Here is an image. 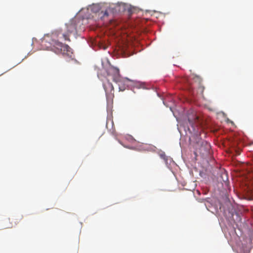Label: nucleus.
Masks as SVG:
<instances>
[{
    "label": "nucleus",
    "mask_w": 253,
    "mask_h": 253,
    "mask_svg": "<svg viewBox=\"0 0 253 253\" xmlns=\"http://www.w3.org/2000/svg\"><path fill=\"white\" fill-rule=\"evenodd\" d=\"M50 46L47 48L54 51L56 54H62L69 55L71 52V48L67 44H64L55 40H52L50 43Z\"/></svg>",
    "instance_id": "obj_1"
},
{
    "label": "nucleus",
    "mask_w": 253,
    "mask_h": 253,
    "mask_svg": "<svg viewBox=\"0 0 253 253\" xmlns=\"http://www.w3.org/2000/svg\"><path fill=\"white\" fill-rule=\"evenodd\" d=\"M114 70L117 75L113 78V81L118 84L119 90L124 91L128 86V83L130 80L127 78H121L119 70L118 68H114Z\"/></svg>",
    "instance_id": "obj_2"
},
{
    "label": "nucleus",
    "mask_w": 253,
    "mask_h": 253,
    "mask_svg": "<svg viewBox=\"0 0 253 253\" xmlns=\"http://www.w3.org/2000/svg\"><path fill=\"white\" fill-rule=\"evenodd\" d=\"M67 33L61 34L65 41H70L69 36L76 32V25L75 20H72L66 24Z\"/></svg>",
    "instance_id": "obj_3"
},
{
    "label": "nucleus",
    "mask_w": 253,
    "mask_h": 253,
    "mask_svg": "<svg viewBox=\"0 0 253 253\" xmlns=\"http://www.w3.org/2000/svg\"><path fill=\"white\" fill-rule=\"evenodd\" d=\"M103 86L106 92L107 101L112 102L114 97V89L113 84L109 81H107L104 83Z\"/></svg>",
    "instance_id": "obj_4"
},
{
    "label": "nucleus",
    "mask_w": 253,
    "mask_h": 253,
    "mask_svg": "<svg viewBox=\"0 0 253 253\" xmlns=\"http://www.w3.org/2000/svg\"><path fill=\"white\" fill-rule=\"evenodd\" d=\"M21 219V217L16 218L14 217H13L11 218H8L5 221V227L6 228H10L13 227V226L16 225L20 222Z\"/></svg>",
    "instance_id": "obj_5"
},
{
    "label": "nucleus",
    "mask_w": 253,
    "mask_h": 253,
    "mask_svg": "<svg viewBox=\"0 0 253 253\" xmlns=\"http://www.w3.org/2000/svg\"><path fill=\"white\" fill-rule=\"evenodd\" d=\"M188 120L191 126L193 127L194 129H195V127H197L199 125V117L195 115L192 117H191V116H189Z\"/></svg>",
    "instance_id": "obj_6"
},
{
    "label": "nucleus",
    "mask_w": 253,
    "mask_h": 253,
    "mask_svg": "<svg viewBox=\"0 0 253 253\" xmlns=\"http://www.w3.org/2000/svg\"><path fill=\"white\" fill-rule=\"evenodd\" d=\"M211 148V146L210 144L208 143L207 142H203V145H202L200 150L201 152L203 150V149H205V151L206 153H208L209 151L210 150Z\"/></svg>",
    "instance_id": "obj_7"
},
{
    "label": "nucleus",
    "mask_w": 253,
    "mask_h": 253,
    "mask_svg": "<svg viewBox=\"0 0 253 253\" xmlns=\"http://www.w3.org/2000/svg\"><path fill=\"white\" fill-rule=\"evenodd\" d=\"M196 79L199 80L200 81V83H201V79L200 78H199V77H197ZM204 89H205L204 86L203 85H201V84H200L199 86L198 87V91L201 93H203V92L204 90Z\"/></svg>",
    "instance_id": "obj_8"
},
{
    "label": "nucleus",
    "mask_w": 253,
    "mask_h": 253,
    "mask_svg": "<svg viewBox=\"0 0 253 253\" xmlns=\"http://www.w3.org/2000/svg\"><path fill=\"white\" fill-rule=\"evenodd\" d=\"M101 13L103 14V15L101 16V18L104 17L105 16H108L109 14L107 10H105V11H101Z\"/></svg>",
    "instance_id": "obj_9"
},
{
    "label": "nucleus",
    "mask_w": 253,
    "mask_h": 253,
    "mask_svg": "<svg viewBox=\"0 0 253 253\" xmlns=\"http://www.w3.org/2000/svg\"><path fill=\"white\" fill-rule=\"evenodd\" d=\"M47 40H46L45 39H44L42 41V45H45V42H47Z\"/></svg>",
    "instance_id": "obj_10"
},
{
    "label": "nucleus",
    "mask_w": 253,
    "mask_h": 253,
    "mask_svg": "<svg viewBox=\"0 0 253 253\" xmlns=\"http://www.w3.org/2000/svg\"><path fill=\"white\" fill-rule=\"evenodd\" d=\"M55 34H52V37H54Z\"/></svg>",
    "instance_id": "obj_11"
},
{
    "label": "nucleus",
    "mask_w": 253,
    "mask_h": 253,
    "mask_svg": "<svg viewBox=\"0 0 253 253\" xmlns=\"http://www.w3.org/2000/svg\"><path fill=\"white\" fill-rule=\"evenodd\" d=\"M227 179H228V178H227V177H226V180H227ZM223 180H224V181H225V180H224V179H223Z\"/></svg>",
    "instance_id": "obj_12"
},
{
    "label": "nucleus",
    "mask_w": 253,
    "mask_h": 253,
    "mask_svg": "<svg viewBox=\"0 0 253 253\" xmlns=\"http://www.w3.org/2000/svg\"><path fill=\"white\" fill-rule=\"evenodd\" d=\"M59 35H60V33H59L57 34V36H59Z\"/></svg>",
    "instance_id": "obj_13"
}]
</instances>
